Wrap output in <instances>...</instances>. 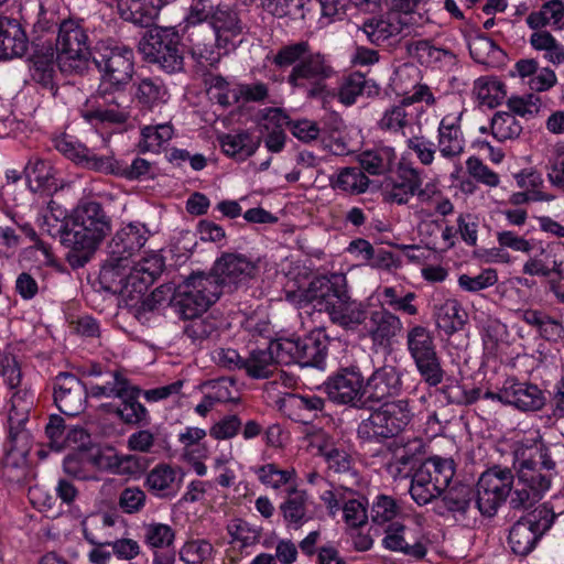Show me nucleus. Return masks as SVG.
Instances as JSON below:
<instances>
[{"label":"nucleus","instance_id":"nucleus-61","mask_svg":"<svg viewBox=\"0 0 564 564\" xmlns=\"http://www.w3.org/2000/svg\"><path fill=\"white\" fill-rule=\"evenodd\" d=\"M30 73L32 79L44 87L53 88L54 61L53 54H36L33 56Z\"/></svg>","mask_w":564,"mask_h":564},{"label":"nucleus","instance_id":"nucleus-64","mask_svg":"<svg viewBox=\"0 0 564 564\" xmlns=\"http://www.w3.org/2000/svg\"><path fill=\"white\" fill-rule=\"evenodd\" d=\"M496 239L498 245L506 248L507 251L510 249L524 254L532 253L538 242L535 239H527L524 236L509 229L497 231Z\"/></svg>","mask_w":564,"mask_h":564},{"label":"nucleus","instance_id":"nucleus-30","mask_svg":"<svg viewBox=\"0 0 564 564\" xmlns=\"http://www.w3.org/2000/svg\"><path fill=\"white\" fill-rule=\"evenodd\" d=\"M28 48V37L21 24L8 17H0V59L22 56Z\"/></svg>","mask_w":564,"mask_h":564},{"label":"nucleus","instance_id":"nucleus-28","mask_svg":"<svg viewBox=\"0 0 564 564\" xmlns=\"http://www.w3.org/2000/svg\"><path fill=\"white\" fill-rule=\"evenodd\" d=\"M24 174L31 192L51 196L59 188L56 170L48 161L39 158L31 159Z\"/></svg>","mask_w":564,"mask_h":564},{"label":"nucleus","instance_id":"nucleus-62","mask_svg":"<svg viewBox=\"0 0 564 564\" xmlns=\"http://www.w3.org/2000/svg\"><path fill=\"white\" fill-rule=\"evenodd\" d=\"M473 494L468 487L460 486L449 489L442 502L447 511L454 516H465L471 506Z\"/></svg>","mask_w":564,"mask_h":564},{"label":"nucleus","instance_id":"nucleus-17","mask_svg":"<svg viewBox=\"0 0 564 564\" xmlns=\"http://www.w3.org/2000/svg\"><path fill=\"white\" fill-rule=\"evenodd\" d=\"M325 391L335 403L361 406L365 404L364 378L354 369H345L325 382Z\"/></svg>","mask_w":564,"mask_h":564},{"label":"nucleus","instance_id":"nucleus-22","mask_svg":"<svg viewBox=\"0 0 564 564\" xmlns=\"http://www.w3.org/2000/svg\"><path fill=\"white\" fill-rule=\"evenodd\" d=\"M143 541L153 552V564H173L175 552L173 544L175 531L171 525L161 522H150L142 525Z\"/></svg>","mask_w":564,"mask_h":564},{"label":"nucleus","instance_id":"nucleus-32","mask_svg":"<svg viewBox=\"0 0 564 564\" xmlns=\"http://www.w3.org/2000/svg\"><path fill=\"white\" fill-rule=\"evenodd\" d=\"M181 481L176 468L167 464H159L147 475L145 486L155 497L170 498L177 494Z\"/></svg>","mask_w":564,"mask_h":564},{"label":"nucleus","instance_id":"nucleus-29","mask_svg":"<svg viewBox=\"0 0 564 564\" xmlns=\"http://www.w3.org/2000/svg\"><path fill=\"white\" fill-rule=\"evenodd\" d=\"M164 268V260L158 253H152L139 261L126 276L121 291H128L129 286L139 294L147 291Z\"/></svg>","mask_w":564,"mask_h":564},{"label":"nucleus","instance_id":"nucleus-45","mask_svg":"<svg viewBox=\"0 0 564 564\" xmlns=\"http://www.w3.org/2000/svg\"><path fill=\"white\" fill-rule=\"evenodd\" d=\"M402 30L401 22L394 15L373 18L364 23L362 32L373 44H381L388 39L398 35Z\"/></svg>","mask_w":564,"mask_h":564},{"label":"nucleus","instance_id":"nucleus-1","mask_svg":"<svg viewBox=\"0 0 564 564\" xmlns=\"http://www.w3.org/2000/svg\"><path fill=\"white\" fill-rule=\"evenodd\" d=\"M542 457L535 441L517 442L513 447V467L517 480L508 468L495 466L484 471L477 482L476 506L481 514L491 517L510 495L512 508H528L541 500L551 487L550 478L536 468Z\"/></svg>","mask_w":564,"mask_h":564},{"label":"nucleus","instance_id":"nucleus-25","mask_svg":"<svg viewBox=\"0 0 564 564\" xmlns=\"http://www.w3.org/2000/svg\"><path fill=\"white\" fill-rule=\"evenodd\" d=\"M365 398L371 402H381L401 390V378L392 366H383L372 372L364 383Z\"/></svg>","mask_w":564,"mask_h":564},{"label":"nucleus","instance_id":"nucleus-38","mask_svg":"<svg viewBox=\"0 0 564 564\" xmlns=\"http://www.w3.org/2000/svg\"><path fill=\"white\" fill-rule=\"evenodd\" d=\"M473 96L479 105L495 108L506 99L507 88L498 77L481 76L473 84Z\"/></svg>","mask_w":564,"mask_h":564},{"label":"nucleus","instance_id":"nucleus-6","mask_svg":"<svg viewBox=\"0 0 564 564\" xmlns=\"http://www.w3.org/2000/svg\"><path fill=\"white\" fill-rule=\"evenodd\" d=\"M455 475L452 458L431 456L426 458L412 476L410 495L419 506H425L440 497L449 486Z\"/></svg>","mask_w":564,"mask_h":564},{"label":"nucleus","instance_id":"nucleus-34","mask_svg":"<svg viewBox=\"0 0 564 564\" xmlns=\"http://www.w3.org/2000/svg\"><path fill=\"white\" fill-rule=\"evenodd\" d=\"M297 364L318 367L326 357L327 338L323 329H313L307 336L297 338Z\"/></svg>","mask_w":564,"mask_h":564},{"label":"nucleus","instance_id":"nucleus-60","mask_svg":"<svg viewBox=\"0 0 564 564\" xmlns=\"http://www.w3.org/2000/svg\"><path fill=\"white\" fill-rule=\"evenodd\" d=\"M535 249L539 250V253L528 254L529 257L522 267V273L530 276H547L554 268L549 259L547 248L544 247L542 241H538Z\"/></svg>","mask_w":564,"mask_h":564},{"label":"nucleus","instance_id":"nucleus-56","mask_svg":"<svg viewBox=\"0 0 564 564\" xmlns=\"http://www.w3.org/2000/svg\"><path fill=\"white\" fill-rule=\"evenodd\" d=\"M369 186V178L358 167H344L341 169L336 180L333 182V187L350 194H361L367 191Z\"/></svg>","mask_w":564,"mask_h":564},{"label":"nucleus","instance_id":"nucleus-42","mask_svg":"<svg viewBox=\"0 0 564 564\" xmlns=\"http://www.w3.org/2000/svg\"><path fill=\"white\" fill-rule=\"evenodd\" d=\"M397 159L395 150L392 147L383 145L360 153L359 163L369 174L381 175L391 171Z\"/></svg>","mask_w":564,"mask_h":564},{"label":"nucleus","instance_id":"nucleus-37","mask_svg":"<svg viewBox=\"0 0 564 564\" xmlns=\"http://www.w3.org/2000/svg\"><path fill=\"white\" fill-rule=\"evenodd\" d=\"M219 144L226 155L242 161L257 151L260 140L248 131H239L221 135Z\"/></svg>","mask_w":564,"mask_h":564},{"label":"nucleus","instance_id":"nucleus-24","mask_svg":"<svg viewBox=\"0 0 564 564\" xmlns=\"http://www.w3.org/2000/svg\"><path fill=\"white\" fill-rule=\"evenodd\" d=\"M120 517L110 512L93 513L82 520V532L85 540L99 546L110 545L116 538V527Z\"/></svg>","mask_w":564,"mask_h":564},{"label":"nucleus","instance_id":"nucleus-3","mask_svg":"<svg viewBox=\"0 0 564 564\" xmlns=\"http://www.w3.org/2000/svg\"><path fill=\"white\" fill-rule=\"evenodd\" d=\"M344 278L333 275L330 279L318 276L312 280L304 290L288 293V300L300 308H312L326 312L330 321L346 329H356L367 318V307L364 303L352 300L346 290L339 286Z\"/></svg>","mask_w":564,"mask_h":564},{"label":"nucleus","instance_id":"nucleus-53","mask_svg":"<svg viewBox=\"0 0 564 564\" xmlns=\"http://www.w3.org/2000/svg\"><path fill=\"white\" fill-rule=\"evenodd\" d=\"M521 132L522 124L511 112L497 111L490 120V133L498 142L514 140Z\"/></svg>","mask_w":564,"mask_h":564},{"label":"nucleus","instance_id":"nucleus-19","mask_svg":"<svg viewBox=\"0 0 564 564\" xmlns=\"http://www.w3.org/2000/svg\"><path fill=\"white\" fill-rule=\"evenodd\" d=\"M87 392L80 380L72 373H59L54 381V402L68 415L79 414L85 409Z\"/></svg>","mask_w":564,"mask_h":564},{"label":"nucleus","instance_id":"nucleus-40","mask_svg":"<svg viewBox=\"0 0 564 564\" xmlns=\"http://www.w3.org/2000/svg\"><path fill=\"white\" fill-rule=\"evenodd\" d=\"M413 53L421 62L434 68H451L456 64V55L448 48L437 46L430 41H417Z\"/></svg>","mask_w":564,"mask_h":564},{"label":"nucleus","instance_id":"nucleus-14","mask_svg":"<svg viewBox=\"0 0 564 564\" xmlns=\"http://www.w3.org/2000/svg\"><path fill=\"white\" fill-rule=\"evenodd\" d=\"M447 109L437 127V150L444 159L455 160L465 151L466 141L462 130L464 108L456 101H448Z\"/></svg>","mask_w":564,"mask_h":564},{"label":"nucleus","instance_id":"nucleus-8","mask_svg":"<svg viewBox=\"0 0 564 564\" xmlns=\"http://www.w3.org/2000/svg\"><path fill=\"white\" fill-rule=\"evenodd\" d=\"M221 292L213 275L194 273L177 286L174 299L184 318H196L219 299Z\"/></svg>","mask_w":564,"mask_h":564},{"label":"nucleus","instance_id":"nucleus-26","mask_svg":"<svg viewBox=\"0 0 564 564\" xmlns=\"http://www.w3.org/2000/svg\"><path fill=\"white\" fill-rule=\"evenodd\" d=\"M403 323L399 316L387 308L372 311L367 324V334L373 344L388 346L392 339L401 334Z\"/></svg>","mask_w":564,"mask_h":564},{"label":"nucleus","instance_id":"nucleus-41","mask_svg":"<svg viewBox=\"0 0 564 564\" xmlns=\"http://www.w3.org/2000/svg\"><path fill=\"white\" fill-rule=\"evenodd\" d=\"M527 24L533 30L551 26L555 30L564 28V2L561 0H550L542 7L532 11L527 17Z\"/></svg>","mask_w":564,"mask_h":564},{"label":"nucleus","instance_id":"nucleus-49","mask_svg":"<svg viewBox=\"0 0 564 564\" xmlns=\"http://www.w3.org/2000/svg\"><path fill=\"white\" fill-rule=\"evenodd\" d=\"M206 83L210 98L221 107L227 108L240 102L239 83L229 82L220 75H212Z\"/></svg>","mask_w":564,"mask_h":564},{"label":"nucleus","instance_id":"nucleus-35","mask_svg":"<svg viewBox=\"0 0 564 564\" xmlns=\"http://www.w3.org/2000/svg\"><path fill=\"white\" fill-rule=\"evenodd\" d=\"M134 97L142 108L153 110L169 101L170 93L161 78L145 77L135 83Z\"/></svg>","mask_w":564,"mask_h":564},{"label":"nucleus","instance_id":"nucleus-9","mask_svg":"<svg viewBox=\"0 0 564 564\" xmlns=\"http://www.w3.org/2000/svg\"><path fill=\"white\" fill-rule=\"evenodd\" d=\"M180 45L181 37L173 28H155L143 36L139 50L145 61L173 74L183 69L184 58Z\"/></svg>","mask_w":564,"mask_h":564},{"label":"nucleus","instance_id":"nucleus-21","mask_svg":"<svg viewBox=\"0 0 564 564\" xmlns=\"http://www.w3.org/2000/svg\"><path fill=\"white\" fill-rule=\"evenodd\" d=\"M210 26L215 33V42L218 48L226 53L235 50L241 41L238 37L243 32V25L238 13L226 7H217L210 15Z\"/></svg>","mask_w":564,"mask_h":564},{"label":"nucleus","instance_id":"nucleus-20","mask_svg":"<svg viewBox=\"0 0 564 564\" xmlns=\"http://www.w3.org/2000/svg\"><path fill=\"white\" fill-rule=\"evenodd\" d=\"M422 184L420 172L409 164H399L397 174L382 187L383 199L391 204L405 205L415 196Z\"/></svg>","mask_w":564,"mask_h":564},{"label":"nucleus","instance_id":"nucleus-5","mask_svg":"<svg viewBox=\"0 0 564 564\" xmlns=\"http://www.w3.org/2000/svg\"><path fill=\"white\" fill-rule=\"evenodd\" d=\"M412 95L404 97L400 104L386 109L382 117L378 121L381 130L400 134L405 139L411 134L420 132V116L423 109L415 104L425 102L432 106L436 99L426 84H412Z\"/></svg>","mask_w":564,"mask_h":564},{"label":"nucleus","instance_id":"nucleus-43","mask_svg":"<svg viewBox=\"0 0 564 564\" xmlns=\"http://www.w3.org/2000/svg\"><path fill=\"white\" fill-rule=\"evenodd\" d=\"M543 158L547 181L553 187L564 191V142L545 147Z\"/></svg>","mask_w":564,"mask_h":564},{"label":"nucleus","instance_id":"nucleus-15","mask_svg":"<svg viewBox=\"0 0 564 564\" xmlns=\"http://www.w3.org/2000/svg\"><path fill=\"white\" fill-rule=\"evenodd\" d=\"M257 262L242 253L224 252L214 262L212 274L219 286L238 288L254 279L258 273Z\"/></svg>","mask_w":564,"mask_h":564},{"label":"nucleus","instance_id":"nucleus-33","mask_svg":"<svg viewBox=\"0 0 564 564\" xmlns=\"http://www.w3.org/2000/svg\"><path fill=\"white\" fill-rule=\"evenodd\" d=\"M120 17L141 26H149L159 15L161 0H117Z\"/></svg>","mask_w":564,"mask_h":564},{"label":"nucleus","instance_id":"nucleus-54","mask_svg":"<svg viewBox=\"0 0 564 564\" xmlns=\"http://www.w3.org/2000/svg\"><path fill=\"white\" fill-rule=\"evenodd\" d=\"M242 369L253 379H264L273 375L278 366L272 352L267 348L251 351L245 359Z\"/></svg>","mask_w":564,"mask_h":564},{"label":"nucleus","instance_id":"nucleus-50","mask_svg":"<svg viewBox=\"0 0 564 564\" xmlns=\"http://www.w3.org/2000/svg\"><path fill=\"white\" fill-rule=\"evenodd\" d=\"M173 134L174 129L167 122L145 126L141 129L139 147L143 152H159L169 143Z\"/></svg>","mask_w":564,"mask_h":564},{"label":"nucleus","instance_id":"nucleus-47","mask_svg":"<svg viewBox=\"0 0 564 564\" xmlns=\"http://www.w3.org/2000/svg\"><path fill=\"white\" fill-rule=\"evenodd\" d=\"M529 43L533 50L543 53V58L554 66L564 63V46L547 31H535Z\"/></svg>","mask_w":564,"mask_h":564},{"label":"nucleus","instance_id":"nucleus-52","mask_svg":"<svg viewBox=\"0 0 564 564\" xmlns=\"http://www.w3.org/2000/svg\"><path fill=\"white\" fill-rule=\"evenodd\" d=\"M329 470L337 474L348 473L352 467L351 455L343 447L335 446L329 437H324L317 445Z\"/></svg>","mask_w":564,"mask_h":564},{"label":"nucleus","instance_id":"nucleus-18","mask_svg":"<svg viewBox=\"0 0 564 564\" xmlns=\"http://www.w3.org/2000/svg\"><path fill=\"white\" fill-rule=\"evenodd\" d=\"M386 549L401 552L413 558H423L426 555L424 534L417 527L410 528L400 522L391 523L386 529L382 540Z\"/></svg>","mask_w":564,"mask_h":564},{"label":"nucleus","instance_id":"nucleus-36","mask_svg":"<svg viewBox=\"0 0 564 564\" xmlns=\"http://www.w3.org/2000/svg\"><path fill=\"white\" fill-rule=\"evenodd\" d=\"M229 543L240 555H249L250 549L260 541L262 529L242 519H234L227 525Z\"/></svg>","mask_w":564,"mask_h":564},{"label":"nucleus","instance_id":"nucleus-63","mask_svg":"<svg viewBox=\"0 0 564 564\" xmlns=\"http://www.w3.org/2000/svg\"><path fill=\"white\" fill-rule=\"evenodd\" d=\"M498 282V274L495 269H484L477 275L460 274L457 279L458 286L469 293H476L495 285Z\"/></svg>","mask_w":564,"mask_h":564},{"label":"nucleus","instance_id":"nucleus-55","mask_svg":"<svg viewBox=\"0 0 564 564\" xmlns=\"http://www.w3.org/2000/svg\"><path fill=\"white\" fill-rule=\"evenodd\" d=\"M367 507V500L362 496L349 490L340 507L345 523L350 528H359L366 524L368 520Z\"/></svg>","mask_w":564,"mask_h":564},{"label":"nucleus","instance_id":"nucleus-57","mask_svg":"<svg viewBox=\"0 0 564 564\" xmlns=\"http://www.w3.org/2000/svg\"><path fill=\"white\" fill-rule=\"evenodd\" d=\"M436 323L447 333L459 329L464 324V314L459 303L454 299L446 300L436 312Z\"/></svg>","mask_w":564,"mask_h":564},{"label":"nucleus","instance_id":"nucleus-48","mask_svg":"<svg viewBox=\"0 0 564 564\" xmlns=\"http://www.w3.org/2000/svg\"><path fill=\"white\" fill-rule=\"evenodd\" d=\"M284 521L292 529L301 528L307 522V496L304 491L293 490L280 506Z\"/></svg>","mask_w":564,"mask_h":564},{"label":"nucleus","instance_id":"nucleus-58","mask_svg":"<svg viewBox=\"0 0 564 564\" xmlns=\"http://www.w3.org/2000/svg\"><path fill=\"white\" fill-rule=\"evenodd\" d=\"M214 546L205 539L187 541L180 551V557L187 564H202L213 558Z\"/></svg>","mask_w":564,"mask_h":564},{"label":"nucleus","instance_id":"nucleus-13","mask_svg":"<svg viewBox=\"0 0 564 564\" xmlns=\"http://www.w3.org/2000/svg\"><path fill=\"white\" fill-rule=\"evenodd\" d=\"M333 74L334 69L324 55L307 54L293 66L288 83L294 88L306 90L310 96H316L324 88L323 82Z\"/></svg>","mask_w":564,"mask_h":564},{"label":"nucleus","instance_id":"nucleus-46","mask_svg":"<svg viewBox=\"0 0 564 564\" xmlns=\"http://www.w3.org/2000/svg\"><path fill=\"white\" fill-rule=\"evenodd\" d=\"M200 389L215 404L227 402L236 403L240 400V391L237 382L230 377L208 380L200 386Z\"/></svg>","mask_w":564,"mask_h":564},{"label":"nucleus","instance_id":"nucleus-7","mask_svg":"<svg viewBox=\"0 0 564 564\" xmlns=\"http://www.w3.org/2000/svg\"><path fill=\"white\" fill-rule=\"evenodd\" d=\"M413 415V406L405 399L386 402L359 424L358 436L369 442L393 437L408 426Z\"/></svg>","mask_w":564,"mask_h":564},{"label":"nucleus","instance_id":"nucleus-11","mask_svg":"<svg viewBox=\"0 0 564 564\" xmlns=\"http://www.w3.org/2000/svg\"><path fill=\"white\" fill-rule=\"evenodd\" d=\"M56 52V62L63 72L82 68L93 54L89 51L88 35L79 20L67 19L59 24Z\"/></svg>","mask_w":564,"mask_h":564},{"label":"nucleus","instance_id":"nucleus-44","mask_svg":"<svg viewBox=\"0 0 564 564\" xmlns=\"http://www.w3.org/2000/svg\"><path fill=\"white\" fill-rule=\"evenodd\" d=\"M370 517L373 523L379 525L391 524L403 519L401 503L389 495H378L371 505Z\"/></svg>","mask_w":564,"mask_h":564},{"label":"nucleus","instance_id":"nucleus-2","mask_svg":"<svg viewBox=\"0 0 564 564\" xmlns=\"http://www.w3.org/2000/svg\"><path fill=\"white\" fill-rule=\"evenodd\" d=\"M133 51L110 41H100L94 48L93 59L102 80L91 109L83 118L91 123H124L129 118V97L122 89L134 72Z\"/></svg>","mask_w":564,"mask_h":564},{"label":"nucleus","instance_id":"nucleus-27","mask_svg":"<svg viewBox=\"0 0 564 564\" xmlns=\"http://www.w3.org/2000/svg\"><path fill=\"white\" fill-rule=\"evenodd\" d=\"M149 231L139 223L122 226L110 242V249L115 260L120 261L131 257L147 242Z\"/></svg>","mask_w":564,"mask_h":564},{"label":"nucleus","instance_id":"nucleus-4","mask_svg":"<svg viewBox=\"0 0 564 564\" xmlns=\"http://www.w3.org/2000/svg\"><path fill=\"white\" fill-rule=\"evenodd\" d=\"M110 231V221L97 202L83 203L74 210L72 229L65 232L69 248L66 259L73 268L84 267Z\"/></svg>","mask_w":564,"mask_h":564},{"label":"nucleus","instance_id":"nucleus-59","mask_svg":"<svg viewBox=\"0 0 564 564\" xmlns=\"http://www.w3.org/2000/svg\"><path fill=\"white\" fill-rule=\"evenodd\" d=\"M386 466L394 479L406 478L415 466V457L405 446H398Z\"/></svg>","mask_w":564,"mask_h":564},{"label":"nucleus","instance_id":"nucleus-51","mask_svg":"<svg viewBox=\"0 0 564 564\" xmlns=\"http://www.w3.org/2000/svg\"><path fill=\"white\" fill-rule=\"evenodd\" d=\"M252 471L263 486L274 490L288 485H294L296 476L293 468L281 469L273 463L253 467Z\"/></svg>","mask_w":564,"mask_h":564},{"label":"nucleus","instance_id":"nucleus-31","mask_svg":"<svg viewBox=\"0 0 564 564\" xmlns=\"http://www.w3.org/2000/svg\"><path fill=\"white\" fill-rule=\"evenodd\" d=\"M291 120L281 109H268L261 118L260 127L265 133L264 143L270 152L279 153L285 145V128Z\"/></svg>","mask_w":564,"mask_h":564},{"label":"nucleus","instance_id":"nucleus-39","mask_svg":"<svg viewBox=\"0 0 564 564\" xmlns=\"http://www.w3.org/2000/svg\"><path fill=\"white\" fill-rule=\"evenodd\" d=\"M379 93L378 85L366 79L361 73H352L345 77L338 88V100L345 106H351L359 96H372Z\"/></svg>","mask_w":564,"mask_h":564},{"label":"nucleus","instance_id":"nucleus-16","mask_svg":"<svg viewBox=\"0 0 564 564\" xmlns=\"http://www.w3.org/2000/svg\"><path fill=\"white\" fill-rule=\"evenodd\" d=\"M53 143L59 153L77 164L97 172H116L117 163L111 155L96 154L70 134L62 133L56 135L53 139Z\"/></svg>","mask_w":564,"mask_h":564},{"label":"nucleus","instance_id":"nucleus-12","mask_svg":"<svg viewBox=\"0 0 564 564\" xmlns=\"http://www.w3.org/2000/svg\"><path fill=\"white\" fill-rule=\"evenodd\" d=\"M555 513L540 506L518 520L510 529L509 545L514 554L525 556L533 551L541 536L552 527Z\"/></svg>","mask_w":564,"mask_h":564},{"label":"nucleus","instance_id":"nucleus-23","mask_svg":"<svg viewBox=\"0 0 564 564\" xmlns=\"http://www.w3.org/2000/svg\"><path fill=\"white\" fill-rule=\"evenodd\" d=\"M502 398L505 404L520 411H539L545 404L542 390L532 383L507 378L502 383Z\"/></svg>","mask_w":564,"mask_h":564},{"label":"nucleus","instance_id":"nucleus-10","mask_svg":"<svg viewBox=\"0 0 564 564\" xmlns=\"http://www.w3.org/2000/svg\"><path fill=\"white\" fill-rule=\"evenodd\" d=\"M406 348L423 380L431 387L438 386L443 381L444 370L433 333L422 325L409 328Z\"/></svg>","mask_w":564,"mask_h":564}]
</instances>
